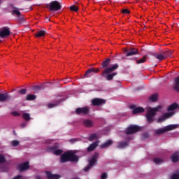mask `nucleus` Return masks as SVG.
<instances>
[{
	"instance_id": "obj_25",
	"label": "nucleus",
	"mask_w": 179,
	"mask_h": 179,
	"mask_svg": "<svg viewBox=\"0 0 179 179\" xmlns=\"http://www.w3.org/2000/svg\"><path fill=\"white\" fill-rule=\"evenodd\" d=\"M128 145H129V143L127 141H123V142H120L117 144V149H124L125 148H127V146H128Z\"/></svg>"
},
{
	"instance_id": "obj_54",
	"label": "nucleus",
	"mask_w": 179,
	"mask_h": 179,
	"mask_svg": "<svg viewBox=\"0 0 179 179\" xmlns=\"http://www.w3.org/2000/svg\"><path fill=\"white\" fill-rule=\"evenodd\" d=\"M25 1H31V0H25Z\"/></svg>"
},
{
	"instance_id": "obj_31",
	"label": "nucleus",
	"mask_w": 179,
	"mask_h": 179,
	"mask_svg": "<svg viewBox=\"0 0 179 179\" xmlns=\"http://www.w3.org/2000/svg\"><path fill=\"white\" fill-rule=\"evenodd\" d=\"M22 118H24L25 121H30V120H31L29 113H24L22 114Z\"/></svg>"
},
{
	"instance_id": "obj_4",
	"label": "nucleus",
	"mask_w": 179,
	"mask_h": 179,
	"mask_svg": "<svg viewBox=\"0 0 179 179\" xmlns=\"http://www.w3.org/2000/svg\"><path fill=\"white\" fill-rule=\"evenodd\" d=\"M176 128H178V124H169L164 128H159L155 130V134L156 135H162L166 132H169V131L176 129Z\"/></svg>"
},
{
	"instance_id": "obj_48",
	"label": "nucleus",
	"mask_w": 179,
	"mask_h": 179,
	"mask_svg": "<svg viewBox=\"0 0 179 179\" xmlns=\"http://www.w3.org/2000/svg\"><path fill=\"white\" fill-rule=\"evenodd\" d=\"M78 138H71L69 140V142H71V143H75V142H78Z\"/></svg>"
},
{
	"instance_id": "obj_8",
	"label": "nucleus",
	"mask_w": 179,
	"mask_h": 179,
	"mask_svg": "<svg viewBox=\"0 0 179 179\" xmlns=\"http://www.w3.org/2000/svg\"><path fill=\"white\" fill-rule=\"evenodd\" d=\"M90 113V108L89 107L85 106L83 108H78L76 109V113L78 115H87Z\"/></svg>"
},
{
	"instance_id": "obj_18",
	"label": "nucleus",
	"mask_w": 179,
	"mask_h": 179,
	"mask_svg": "<svg viewBox=\"0 0 179 179\" xmlns=\"http://www.w3.org/2000/svg\"><path fill=\"white\" fill-rule=\"evenodd\" d=\"M45 174H46L47 178L48 179H59V178H61V175H59V174H52V173H51L48 171H45Z\"/></svg>"
},
{
	"instance_id": "obj_55",
	"label": "nucleus",
	"mask_w": 179,
	"mask_h": 179,
	"mask_svg": "<svg viewBox=\"0 0 179 179\" xmlns=\"http://www.w3.org/2000/svg\"><path fill=\"white\" fill-rule=\"evenodd\" d=\"M0 42H1V39H0Z\"/></svg>"
},
{
	"instance_id": "obj_15",
	"label": "nucleus",
	"mask_w": 179,
	"mask_h": 179,
	"mask_svg": "<svg viewBox=\"0 0 179 179\" xmlns=\"http://www.w3.org/2000/svg\"><path fill=\"white\" fill-rule=\"evenodd\" d=\"M124 52L126 53V57L136 55V54H138V49L134 48H131L130 50L126 49L124 50Z\"/></svg>"
},
{
	"instance_id": "obj_52",
	"label": "nucleus",
	"mask_w": 179,
	"mask_h": 179,
	"mask_svg": "<svg viewBox=\"0 0 179 179\" xmlns=\"http://www.w3.org/2000/svg\"><path fill=\"white\" fill-rule=\"evenodd\" d=\"M143 136H144L145 138H148V134H145L143 135Z\"/></svg>"
},
{
	"instance_id": "obj_7",
	"label": "nucleus",
	"mask_w": 179,
	"mask_h": 179,
	"mask_svg": "<svg viewBox=\"0 0 179 179\" xmlns=\"http://www.w3.org/2000/svg\"><path fill=\"white\" fill-rule=\"evenodd\" d=\"M174 114H176L175 112L165 113L157 119V122H158V124L164 122V121H166V120H169V118H171V117H173V115H174Z\"/></svg>"
},
{
	"instance_id": "obj_3",
	"label": "nucleus",
	"mask_w": 179,
	"mask_h": 179,
	"mask_svg": "<svg viewBox=\"0 0 179 179\" xmlns=\"http://www.w3.org/2000/svg\"><path fill=\"white\" fill-rule=\"evenodd\" d=\"M162 106H158L155 108H151L148 110L147 113L145 114V117L147 118V121L148 124H152L154 121L155 117H156V114L159 110H161Z\"/></svg>"
},
{
	"instance_id": "obj_22",
	"label": "nucleus",
	"mask_w": 179,
	"mask_h": 179,
	"mask_svg": "<svg viewBox=\"0 0 179 179\" xmlns=\"http://www.w3.org/2000/svg\"><path fill=\"white\" fill-rule=\"evenodd\" d=\"M97 146H99V141H95L93 143H92L91 145H90V146L87 148V152H93V150H94V149H96V148H97Z\"/></svg>"
},
{
	"instance_id": "obj_38",
	"label": "nucleus",
	"mask_w": 179,
	"mask_h": 179,
	"mask_svg": "<svg viewBox=\"0 0 179 179\" xmlns=\"http://www.w3.org/2000/svg\"><path fill=\"white\" fill-rule=\"evenodd\" d=\"M174 81H175L174 86H178V85H179V76L175 78Z\"/></svg>"
},
{
	"instance_id": "obj_42",
	"label": "nucleus",
	"mask_w": 179,
	"mask_h": 179,
	"mask_svg": "<svg viewBox=\"0 0 179 179\" xmlns=\"http://www.w3.org/2000/svg\"><path fill=\"white\" fill-rule=\"evenodd\" d=\"M5 157H3V155H0V163L2 164V163H5Z\"/></svg>"
},
{
	"instance_id": "obj_34",
	"label": "nucleus",
	"mask_w": 179,
	"mask_h": 179,
	"mask_svg": "<svg viewBox=\"0 0 179 179\" xmlns=\"http://www.w3.org/2000/svg\"><path fill=\"white\" fill-rule=\"evenodd\" d=\"M163 52L164 56L165 57V59H166V58H169V57H171V54H173V52L171 50L165 51Z\"/></svg>"
},
{
	"instance_id": "obj_14",
	"label": "nucleus",
	"mask_w": 179,
	"mask_h": 179,
	"mask_svg": "<svg viewBox=\"0 0 179 179\" xmlns=\"http://www.w3.org/2000/svg\"><path fill=\"white\" fill-rule=\"evenodd\" d=\"M96 163H97V159H94L92 158L89 160V164L84 169V171H89L93 166H96Z\"/></svg>"
},
{
	"instance_id": "obj_49",
	"label": "nucleus",
	"mask_w": 179,
	"mask_h": 179,
	"mask_svg": "<svg viewBox=\"0 0 179 179\" xmlns=\"http://www.w3.org/2000/svg\"><path fill=\"white\" fill-rule=\"evenodd\" d=\"M99 157V154L97 152H95L92 157V159H94L95 160H97V158Z\"/></svg>"
},
{
	"instance_id": "obj_1",
	"label": "nucleus",
	"mask_w": 179,
	"mask_h": 179,
	"mask_svg": "<svg viewBox=\"0 0 179 179\" xmlns=\"http://www.w3.org/2000/svg\"><path fill=\"white\" fill-rule=\"evenodd\" d=\"M110 62L111 59L108 58L101 63V69H104V71H102L101 75L108 81L113 80L114 79V76H117V75H118L117 72H114V71L118 69V64H113V66L108 67Z\"/></svg>"
},
{
	"instance_id": "obj_47",
	"label": "nucleus",
	"mask_w": 179,
	"mask_h": 179,
	"mask_svg": "<svg viewBox=\"0 0 179 179\" xmlns=\"http://www.w3.org/2000/svg\"><path fill=\"white\" fill-rule=\"evenodd\" d=\"M173 89L176 92L179 93V85H173Z\"/></svg>"
},
{
	"instance_id": "obj_36",
	"label": "nucleus",
	"mask_w": 179,
	"mask_h": 179,
	"mask_svg": "<svg viewBox=\"0 0 179 179\" xmlns=\"http://www.w3.org/2000/svg\"><path fill=\"white\" fill-rule=\"evenodd\" d=\"M19 143V141L17 140H13V141H11V145L12 146H13V148H16V146H18Z\"/></svg>"
},
{
	"instance_id": "obj_6",
	"label": "nucleus",
	"mask_w": 179,
	"mask_h": 179,
	"mask_svg": "<svg viewBox=\"0 0 179 179\" xmlns=\"http://www.w3.org/2000/svg\"><path fill=\"white\" fill-rule=\"evenodd\" d=\"M141 131V127L136 125H130L125 130V134L127 135H134V134H136V132H139Z\"/></svg>"
},
{
	"instance_id": "obj_13",
	"label": "nucleus",
	"mask_w": 179,
	"mask_h": 179,
	"mask_svg": "<svg viewBox=\"0 0 179 179\" xmlns=\"http://www.w3.org/2000/svg\"><path fill=\"white\" fill-rule=\"evenodd\" d=\"M92 106H101V104H106V100L100 98H94L92 100Z\"/></svg>"
},
{
	"instance_id": "obj_41",
	"label": "nucleus",
	"mask_w": 179,
	"mask_h": 179,
	"mask_svg": "<svg viewBox=\"0 0 179 179\" xmlns=\"http://www.w3.org/2000/svg\"><path fill=\"white\" fill-rule=\"evenodd\" d=\"M11 114L13 115V117H20V113L16 111L12 112Z\"/></svg>"
},
{
	"instance_id": "obj_43",
	"label": "nucleus",
	"mask_w": 179,
	"mask_h": 179,
	"mask_svg": "<svg viewBox=\"0 0 179 179\" xmlns=\"http://www.w3.org/2000/svg\"><path fill=\"white\" fill-rule=\"evenodd\" d=\"M122 13H124V15H128L130 13L129 10L125 8L122 10Z\"/></svg>"
},
{
	"instance_id": "obj_37",
	"label": "nucleus",
	"mask_w": 179,
	"mask_h": 179,
	"mask_svg": "<svg viewBox=\"0 0 179 179\" xmlns=\"http://www.w3.org/2000/svg\"><path fill=\"white\" fill-rule=\"evenodd\" d=\"M70 10H73V12H78V10H79V8L76 6H71L70 7Z\"/></svg>"
},
{
	"instance_id": "obj_32",
	"label": "nucleus",
	"mask_w": 179,
	"mask_h": 179,
	"mask_svg": "<svg viewBox=\"0 0 179 179\" xmlns=\"http://www.w3.org/2000/svg\"><path fill=\"white\" fill-rule=\"evenodd\" d=\"M95 139H97V134H92L88 138L90 142H93Z\"/></svg>"
},
{
	"instance_id": "obj_11",
	"label": "nucleus",
	"mask_w": 179,
	"mask_h": 179,
	"mask_svg": "<svg viewBox=\"0 0 179 179\" xmlns=\"http://www.w3.org/2000/svg\"><path fill=\"white\" fill-rule=\"evenodd\" d=\"M59 148V145L58 144H55V145H53L52 147L50 148V150L53 151V153L56 156H59L64 153V151L61 149H58Z\"/></svg>"
},
{
	"instance_id": "obj_51",
	"label": "nucleus",
	"mask_w": 179,
	"mask_h": 179,
	"mask_svg": "<svg viewBox=\"0 0 179 179\" xmlns=\"http://www.w3.org/2000/svg\"><path fill=\"white\" fill-rule=\"evenodd\" d=\"M4 1H5V0H0V5H1L3 2H4Z\"/></svg>"
},
{
	"instance_id": "obj_16",
	"label": "nucleus",
	"mask_w": 179,
	"mask_h": 179,
	"mask_svg": "<svg viewBox=\"0 0 179 179\" xmlns=\"http://www.w3.org/2000/svg\"><path fill=\"white\" fill-rule=\"evenodd\" d=\"M130 108H134L132 110V114H134V115L141 114V113H145V108H143L142 107L135 108L134 106H131Z\"/></svg>"
},
{
	"instance_id": "obj_39",
	"label": "nucleus",
	"mask_w": 179,
	"mask_h": 179,
	"mask_svg": "<svg viewBox=\"0 0 179 179\" xmlns=\"http://www.w3.org/2000/svg\"><path fill=\"white\" fill-rule=\"evenodd\" d=\"M57 106H58V104H57V103H48V108H54V107H57Z\"/></svg>"
},
{
	"instance_id": "obj_21",
	"label": "nucleus",
	"mask_w": 179,
	"mask_h": 179,
	"mask_svg": "<svg viewBox=\"0 0 179 179\" xmlns=\"http://www.w3.org/2000/svg\"><path fill=\"white\" fill-rule=\"evenodd\" d=\"M83 124L87 128H92L94 125V122H93V120H90L89 119H87V120H84Z\"/></svg>"
},
{
	"instance_id": "obj_2",
	"label": "nucleus",
	"mask_w": 179,
	"mask_h": 179,
	"mask_svg": "<svg viewBox=\"0 0 179 179\" xmlns=\"http://www.w3.org/2000/svg\"><path fill=\"white\" fill-rule=\"evenodd\" d=\"M68 162H79V156L76 155L72 151L65 152L60 157V162L66 163Z\"/></svg>"
},
{
	"instance_id": "obj_23",
	"label": "nucleus",
	"mask_w": 179,
	"mask_h": 179,
	"mask_svg": "<svg viewBox=\"0 0 179 179\" xmlns=\"http://www.w3.org/2000/svg\"><path fill=\"white\" fill-rule=\"evenodd\" d=\"M43 89H44V84H41V85H34L32 87V90L34 92V93H38V92L43 90Z\"/></svg>"
},
{
	"instance_id": "obj_5",
	"label": "nucleus",
	"mask_w": 179,
	"mask_h": 179,
	"mask_svg": "<svg viewBox=\"0 0 179 179\" xmlns=\"http://www.w3.org/2000/svg\"><path fill=\"white\" fill-rule=\"evenodd\" d=\"M46 8H49L50 12H57L58 10H61L62 6L59 3V2L53 1L49 4H46Z\"/></svg>"
},
{
	"instance_id": "obj_44",
	"label": "nucleus",
	"mask_w": 179,
	"mask_h": 179,
	"mask_svg": "<svg viewBox=\"0 0 179 179\" xmlns=\"http://www.w3.org/2000/svg\"><path fill=\"white\" fill-rule=\"evenodd\" d=\"M108 176L107 175V173H103L101 176V179H107Z\"/></svg>"
},
{
	"instance_id": "obj_30",
	"label": "nucleus",
	"mask_w": 179,
	"mask_h": 179,
	"mask_svg": "<svg viewBox=\"0 0 179 179\" xmlns=\"http://www.w3.org/2000/svg\"><path fill=\"white\" fill-rule=\"evenodd\" d=\"M36 96L34 94H27L26 96V100L28 101H31L32 100H36Z\"/></svg>"
},
{
	"instance_id": "obj_28",
	"label": "nucleus",
	"mask_w": 179,
	"mask_h": 179,
	"mask_svg": "<svg viewBox=\"0 0 179 179\" xmlns=\"http://www.w3.org/2000/svg\"><path fill=\"white\" fill-rule=\"evenodd\" d=\"M11 8H13V11H12V15H17V16L20 15V11H19V10H17V7H15L13 5H11Z\"/></svg>"
},
{
	"instance_id": "obj_29",
	"label": "nucleus",
	"mask_w": 179,
	"mask_h": 179,
	"mask_svg": "<svg viewBox=\"0 0 179 179\" xmlns=\"http://www.w3.org/2000/svg\"><path fill=\"white\" fill-rule=\"evenodd\" d=\"M36 37H38V38L41 37H44L45 36V31H38L35 34Z\"/></svg>"
},
{
	"instance_id": "obj_26",
	"label": "nucleus",
	"mask_w": 179,
	"mask_h": 179,
	"mask_svg": "<svg viewBox=\"0 0 179 179\" xmlns=\"http://www.w3.org/2000/svg\"><path fill=\"white\" fill-rule=\"evenodd\" d=\"M113 145V140H108L103 144L101 145V148L102 149H106V148H108Z\"/></svg>"
},
{
	"instance_id": "obj_40",
	"label": "nucleus",
	"mask_w": 179,
	"mask_h": 179,
	"mask_svg": "<svg viewBox=\"0 0 179 179\" xmlns=\"http://www.w3.org/2000/svg\"><path fill=\"white\" fill-rule=\"evenodd\" d=\"M27 92V90L21 89V90H19V94H26Z\"/></svg>"
},
{
	"instance_id": "obj_53",
	"label": "nucleus",
	"mask_w": 179,
	"mask_h": 179,
	"mask_svg": "<svg viewBox=\"0 0 179 179\" xmlns=\"http://www.w3.org/2000/svg\"><path fill=\"white\" fill-rule=\"evenodd\" d=\"M46 20H48V22H50V19H48V17H46Z\"/></svg>"
},
{
	"instance_id": "obj_12",
	"label": "nucleus",
	"mask_w": 179,
	"mask_h": 179,
	"mask_svg": "<svg viewBox=\"0 0 179 179\" xmlns=\"http://www.w3.org/2000/svg\"><path fill=\"white\" fill-rule=\"evenodd\" d=\"M12 99V96L8 94V93H1L0 94V103H3V101H9Z\"/></svg>"
},
{
	"instance_id": "obj_33",
	"label": "nucleus",
	"mask_w": 179,
	"mask_h": 179,
	"mask_svg": "<svg viewBox=\"0 0 179 179\" xmlns=\"http://www.w3.org/2000/svg\"><path fill=\"white\" fill-rule=\"evenodd\" d=\"M157 97H158L157 94H152V95L150 97V100L151 101H152V103H155V101H157Z\"/></svg>"
},
{
	"instance_id": "obj_46",
	"label": "nucleus",
	"mask_w": 179,
	"mask_h": 179,
	"mask_svg": "<svg viewBox=\"0 0 179 179\" xmlns=\"http://www.w3.org/2000/svg\"><path fill=\"white\" fill-rule=\"evenodd\" d=\"M171 179H179V174L175 173L172 176Z\"/></svg>"
},
{
	"instance_id": "obj_35",
	"label": "nucleus",
	"mask_w": 179,
	"mask_h": 179,
	"mask_svg": "<svg viewBox=\"0 0 179 179\" xmlns=\"http://www.w3.org/2000/svg\"><path fill=\"white\" fill-rule=\"evenodd\" d=\"M163 159H160V158H155L154 159V163H155L156 164H160V163H163Z\"/></svg>"
},
{
	"instance_id": "obj_17",
	"label": "nucleus",
	"mask_w": 179,
	"mask_h": 179,
	"mask_svg": "<svg viewBox=\"0 0 179 179\" xmlns=\"http://www.w3.org/2000/svg\"><path fill=\"white\" fill-rule=\"evenodd\" d=\"M30 166H29V162H26L18 165L17 169L20 171H24L25 170H29Z\"/></svg>"
},
{
	"instance_id": "obj_9",
	"label": "nucleus",
	"mask_w": 179,
	"mask_h": 179,
	"mask_svg": "<svg viewBox=\"0 0 179 179\" xmlns=\"http://www.w3.org/2000/svg\"><path fill=\"white\" fill-rule=\"evenodd\" d=\"M99 72H100V69L90 68L84 74V78H92L93 75H96Z\"/></svg>"
},
{
	"instance_id": "obj_10",
	"label": "nucleus",
	"mask_w": 179,
	"mask_h": 179,
	"mask_svg": "<svg viewBox=\"0 0 179 179\" xmlns=\"http://www.w3.org/2000/svg\"><path fill=\"white\" fill-rule=\"evenodd\" d=\"M10 36V30L8 27H3L0 31V36L1 38H5V37H8Z\"/></svg>"
},
{
	"instance_id": "obj_27",
	"label": "nucleus",
	"mask_w": 179,
	"mask_h": 179,
	"mask_svg": "<svg viewBox=\"0 0 179 179\" xmlns=\"http://www.w3.org/2000/svg\"><path fill=\"white\" fill-rule=\"evenodd\" d=\"M147 59H148V55H145L141 59L136 60V62L138 65H139L140 64H145Z\"/></svg>"
},
{
	"instance_id": "obj_24",
	"label": "nucleus",
	"mask_w": 179,
	"mask_h": 179,
	"mask_svg": "<svg viewBox=\"0 0 179 179\" xmlns=\"http://www.w3.org/2000/svg\"><path fill=\"white\" fill-rule=\"evenodd\" d=\"M171 159L173 163H177L179 162V152H176L172 155Z\"/></svg>"
},
{
	"instance_id": "obj_20",
	"label": "nucleus",
	"mask_w": 179,
	"mask_h": 179,
	"mask_svg": "<svg viewBox=\"0 0 179 179\" xmlns=\"http://www.w3.org/2000/svg\"><path fill=\"white\" fill-rule=\"evenodd\" d=\"M177 108H179L178 104L177 103H173L168 107L167 111H169V113H176L174 110H177Z\"/></svg>"
},
{
	"instance_id": "obj_50",
	"label": "nucleus",
	"mask_w": 179,
	"mask_h": 179,
	"mask_svg": "<svg viewBox=\"0 0 179 179\" xmlns=\"http://www.w3.org/2000/svg\"><path fill=\"white\" fill-rule=\"evenodd\" d=\"M26 125H27V123L23 122L20 124L21 128H25Z\"/></svg>"
},
{
	"instance_id": "obj_45",
	"label": "nucleus",
	"mask_w": 179,
	"mask_h": 179,
	"mask_svg": "<svg viewBox=\"0 0 179 179\" xmlns=\"http://www.w3.org/2000/svg\"><path fill=\"white\" fill-rule=\"evenodd\" d=\"M17 20L20 21V22H23L24 17H23V15L22 14H20V15H17Z\"/></svg>"
},
{
	"instance_id": "obj_19",
	"label": "nucleus",
	"mask_w": 179,
	"mask_h": 179,
	"mask_svg": "<svg viewBox=\"0 0 179 179\" xmlns=\"http://www.w3.org/2000/svg\"><path fill=\"white\" fill-rule=\"evenodd\" d=\"M152 57H155L157 59H159V61H163V59H166V57H164V52L157 53V52H153L152 53Z\"/></svg>"
}]
</instances>
